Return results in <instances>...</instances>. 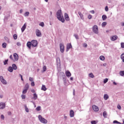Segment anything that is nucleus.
I'll return each instance as SVG.
<instances>
[{
	"instance_id": "obj_1",
	"label": "nucleus",
	"mask_w": 124,
	"mask_h": 124,
	"mask_svg": "<svg viewBox=\"0 0 124 124\" xmlns=\"http://www.w3.org/2000/svg\"><path fill=\"white\" fill-rule=\"evenodd\" d=\"M62 10H59L57 12L56 15L57 17V19L59 20V21H61L62 23H64V18H63V16H62Z\"/></svg>"
},
{
	"instance_id": "obj_2",
	"label": "nucleus",
	"mask_w": 124,
	"mask_h": 124,
	"mask_svg": "<svg viewBox=\"0 0 124 124\" xmlns=\"http://www.w3.org/2000/svg\"><path fill=\"white\" fill-rule=\"evenodd\" d=\"M38 119L40 121V122H41V123H42V124H47V123H48V121H47V120L45 119V118L42 117V116L39 115L38 116Z\"/></svg>"
},
{
	"instance_id": "obj_3",
	"label": "nucleus",
	"mask_w": 124,
	"mask_h": 124,
	"mask_svg": "<svg viewBox=\"0 0 124 124\" xmlns=\"http://www.w3.org/2000/svg\"><path fill=\"white\" fill-rule=\"evenodd\" d=\"M93 33H95V34H98V27L97 25H94L93 27Z\"/></svg>"
},
{
	"instance_id": "obj_4",
	"label": "nucleus",
	"mask_w": 124,
	"mask_h": 124,
	"mask_svg": "<svg viewBox=\"0 0 124 124\" xmlns=\"http://www.w3.org/2000/svg\"><path fill=\"white\" fill-rule=\"evenodd\" d=\"M0 81L3 85H7V81L4 79L3 77L0 76Z\"/></svg>"
},
{
	"instance_id": "obj_5",
	"label": "nucleus",
	"mask_w": 124,
	"mask_h": 124,
	"mask_svg": "<svg viewBox=\"0 0 124 124\" xmlns=\"http://www.w3.org/2000/svg\"><path fill=\"white\" fill-rule=\"evenodd\" d=\"M60 48L61 53L64 52V45L62 44H60Z\"/></svg>"
},
{
	"instance_id": "obj_6",
	"label": "nucleus",
	"mask_w": 124,
	"mask_h": 124,
	"mask_svg": "<svg viewBox=\"0 0 124 124\" xmlns=\"http://www.w3.org/2000/svg\"><path fill=\"white\" fill-rule=\"evenodd\" d=\"M32 47H36L37 46V41L32 40L31 42Z\"/></svg>"
},
{
	"instance_id": "obj_7",
	"label": "nucleus",
	"mask_w": 124,
	"mask_h": 124,
	"mask_svg": "<svg viewBox=\"0 0 124 124\" xmlns=\"http://www.w3.org/2000/svg\"><path fill=\"white\" fill-rule=\"evenodd\" d=\"M36 35L37 36H38V37H41V31H40L38 29L36 30Z\"/></svg>"
},
{
	"instance_id": "obj_8",
	"label": "nucleus",
	"mask_w": 124,
	"mask_h": 124,
	"mask_svg": "<svg viewBox=\"0 0 124 124\" xmlns=\"http://www.w3.org/2000/svg\"><path fill=\"white\" fill-rule=\"evenodd\" d=\"M71 48H72V46L71 45V44H68L66 46V52H68V51H69V49H71Z\"/></svg>"
},
{
	"instance_id": "obj_9",
	"label": "nucleus",
	"mask_w": 124,
	"mask_h": 124,
	"mask_svg": "<svg viewBox=\"0 0 124 124\" xmlns=\"http://www.w3.org/2000/svg\"><path fill=\"white\" fill-rule=\"evenodd\" d=\"M5 108V103L1 102L0 103V109H2Z\"/></svg>"
},
{
	"instance_id": "obj_10",
	"label": "nucleus",
	"mask_w": 124,
	"mask_h": 124,
	"mask_svg": "<svg viewBox=\"0 0 124 124\" xmlns=\"http://www.w3.org/2000/svg\"><path fill=\"white\" fill-rule=\"evenodd\" d=\"M93 111H94L95 112H98V111L99 110V109L98 108V107H97V106L95 105L93 106Z\"/></svg>"
},
{
	"instance_id": "obj_11",
	"label": "nucleus",
	"mask_w": 124,
	"mask_h": 124,
	"mask_svg": "<svg viewBox=\"0 0 124 124\" xmlns=\"http://www.w3.org/2000/svg\"><path fill=\"white\" fill-rule=\"evenodd\" d=\"M117 39H118V36L117 35L112 36L110 37V40H111V41H115V40H117Z\"/></svg>"
},
{
	"instance_id": "obj_12",
	"label": "nucleus",
	"mask_w": 124,
	"mask_h": 124,
	"mask_svg": "<svg viewBox=\"0 0 124 124\" xmlns=\"http://www.w3.org/2000/svg\"><path fill=\"white\" fill-rule=\"evenodd\" d=\"M14 61H17L18 60H19V56H18V54L17 53H15L14 54Z\"/></svg>"
},
{
	"instance_id": "obj_13",
	"label": "nucleus",
	"mask_w": 124,
	"mask_h": 124,
	"mask_svg": "<svg viewBox=\"0 0 124 124\" xmlns=\"http://www.w3.org/2000/svg\"><path fill=\"white\" fill-rule=\"evenodd\" d=\"M27 28V25H26V23L24 24V25L21 28V31L22 32H24L25 31V30H26V28Z\"/></svg>"
},
{
	"instance_id": "obj_14",
	"label": "nucleus",
	"mask_w": 124,
	"mask_h": 124,
	"mask_svg": "<svg viewBox=\"0 0 124 124\" xmlns=\"http://www.w3.org/2000/svg\"><path fill=\"white\" fill-rule=\"evenodd\" d=\"M70 116L71 118H73V117H74V111L73 110L70 111Z\"/></svg>"
},
{
	"instance_id": "obj_15",
	"label": "nucleus",
	"mask_w": 124,
	"mask_h": 124,
	"mask_svg": "<svg viewBox=\"0 0 124 124\" xmlns=\"http://www.w3.org/2000/svg\"><path fill=\"white\" fill-rule=\"evenodd\" d=\"M27 46L28 47L29 49H31V42H28L27 44Z\"/></svg>"
},
{
	"instance_id": "obj_16",
	"label": "nucleus",
	"mask_w": 124,
	"mask_h": 124,
	"mask_svg": "<svg viewBox=\"0 0 124 124\" xmlns=\"http://www.w3.org/2000/svg\"><path fill=\"white\" fill-rule=\"evenodd\" d=\"M65 19L66 21H69V16H68V15L66 13H65Z\"/></svg>"
},
{
	"instance_id": "obj_17",
	"label": "nucleus",
	"mask_w": 124,
	"mask_h": 124,
	"mask_svg": "<svg viewBox=\"0 0 124 124\" xmlns=\"http://www.w3.org/2000/svg\"><path fill=\"white\" fill-rule=\"evenodd\" d=\"M29 88H30V85H29V83H26L24 87V89L28 91Z\"/></svg>"
},
{
	"instance_id": "obj_18",
	"label": "nucleus",
	"mask_w": 124,
	"mask_h": 124,
	"mask_svg": "<svg viewBox=\"0 0 124 124\" xmlns=\"http://www.w3.org/2000/svg\"><path fill=\"white\" fill-rule=\"evenodd\" d=\"M66 76L67 77H70L71 76V73L69 71L66 72Z\"/></svg>"
},
{
	"instance_id": "obj_19",
	"label": "nucleus",
	"mask_w": 124,
	"mask_h": 124,
	"mask_svg": "<svg viewBox=\"0 0 124 124\" xmlns=\"http://www.w3.org/2000/svg\"><path fill=\"white\" fill-rule=\"evenodd\" d=\"M108 98H109V96L108 95V94H105L104 95V99H105V100H107V99H108Z\"/></svg>"
},
{
	"instance_id": "obj_20",
	"label": "nucleus",
	"mask_w": 124,
	"mask_h": 124,
	"mask_svg": "<svg viewBox=\"0 0 124 124\" xmlns=\"http://www.w3.org/2000/svg\"><path fill=\"white\" fill-rule=\"evenodd\" d=\"M62 78H63V81L64 82V85L65 86H66V79H65V76L64 75L63 76Z\"/></svg>"
},
{
	"instance_id": "obj_21",
	"label": "nucleus",
	"mask_w": 124,
	"mask_h": 124,
	"mask_svg": "<svg viewBox=\"0 0 124 124\" xmlns=\"http://www.w3.org/2000/svg\"><path fill=\"white\" fill-rule=\"evenodd\" d=\"M41 90L42 91H44V92H45L47 90V88H46V87L45 86V85H43L41 88Z\"/></svg>"
},
{
	"instance_id": "obj_22",
	"label": "nucleus",
	"mask_w": 124,
	"mask_h": 124,
	"mask_svg": "<svg viewBox=\"0 0 124 124\" xmlns=\"http://www.w3.org/2000/svg\"><path fill=\"white\" fill-rule=\"evenodd\" d=\"M8 70L9 71V72H13V68L11 66H9L8 68Z\"/></svg>"
},
{
	"instance_id": "obj_23",
	"label": "nucleus",
	"mask_w": 124,
	"mask_h": 124,
	"mask_svg": "<svg viewBox=\"0 0 124 124\" xmlns=\"http://www.w3.org/2000/svg\"><path fill=\"white\" fill-rule=\"evenodd\" d=\"M12 67L13 69H14V70H16L17 69V66L16 64H13Z\"/></svg>"
},
{
	"instance_id": "obj_24",
	"label": "nucleus",
	"mask_w": 124,
	"mask_h": 124,
	"mask_svg": "<svg viewBox=\"0 0 124 124\" xmlns=\"http://www.w3.org/2000/svg\"><path fill=\"white\" fill-rule=\"evenodd\" d=\"M24 107H25V110L26 111V112H27V113H29V108H28V107H27V105H24Z\"/></svg>"
},
{
	"instance_id": "obj_25",
	"label": "nucleus",
	"mask_w": 124,
	"mask_h": 124,
	"mask_svg": "<svg viewBox=\"0 0 124 124\" xmlns=\"http://www.w3.org/2000/svg\"><path fill=\"white\" fill-rule=\"evenodd\" d=\"M106 19H107V16H106V15H104L102 16V20L103 21H105V20H106Z\"/></svg>"
},
{
	"instance_id": "obj_26",
	"label": "nucleus",
	"mask_w": 124,
	"mask_h": 124,
	"mask_svg": "<svg viewBox=\"0 0 124 124\" xmlns=\"http://www.w3.org/2000/svg\"><path fill=\"white\" fill-rule=\"evenodd\" d=\"M89 76L90 77V78H94V76L92 73H91L89 74Z\"/></svg>"
},
{
	"instance_id": "obj_27",
	"label": "nucleus",
	"mask_w": 124,
	"mask_h": 124,
	"mask_svg": "<svg viewBox=\"0 0 124 124\" xmlns=\"http://www.w3.org/2000/svg\"><path fill=\"white\" fill-rule=\"evenodd\" d=\"M121 59L122 60L123 62H124V53H123L121 55Z\"/></svg>"
},
{
	"instance_id": "obj_28",
	"label": "nucleus",
	"mask_w": 124,
	"mask_h": 124,
	"mask_svg": "<svg viewBox=\"0 0 124 124\" xmlns=\"http://www.w3.org/2000/svg\"><path fill=\"white\" fill-rule=\"evenodd\" d=\"M33 99L35 100H36V99H37V94H36V93H34L33 94Z\"/></svg>"
},
{
	"instance_id": "obj_29",
	"label": "nucleus",
	"mask_w": 124,
	"mask_h": 124,
	"mask_svg": "<svg viewBox=\"0 0 124 124\" xmlns=\"http://www.w3.org/2000/svg\"><path fill=\"white\" fill-rule=\"evenodd\" d=\"M99 59L101 61H104V60H105V57L103 56H100Z\"/></svg>"
},
{
	"instance_id": "obj_30",
	"label": "nucleus",
	"mask_w": 124,
	"mask_h": 124,
	"mask_svg": "<svg viewBox=\"0 0 124 124\" xmlns=\"http://www.w3.org/2000/svg\"><path fill=\"white\" fill-rule=\"evenodd\" d=\"M103 117L104 118H107V112L106 111L103 112Z\"/></svg>"
},
{
	"instance_id": "obj_31",
	"label": "nucleus",
	"mask_w": 124,
	"mask_h": 124,
	"mask_svg": "<svg viewBox=\"0 0 124 124\" xmlns=\"http://www.w3.org/2000/svg\"><path fill=\"white\" fill-rule=\"evenodd\" d=\"M119 74L121 76H124V71H121L119 72Z\"/></svg>"
},
{
	"instance_id": "obj_32",
	"label": "nucleus",
	"mask_w": 124,
	"mask_h": 124,
	"mask_svg": "<svg viewBox=\"0 0 124 124\" xmlns=\"http://www.w3.org/2000/svg\"><path fill=\"white\" fill-rule=\"evenodd\" d=\"M29 15H30V12H26L24 14V16L25 17H28L29 16Z\"/></svg>"
},
{
	"instance_id": "obj_33",
	"label": "nucleus",
	"mask_w": 124,
	"mask_h": 124,
	"mask_svg": "<svg viewBox=\"0 0 124 124\" xmlns=\"http://www.w3.org/2000/svg\"><path fill=\"white\" fill-rule=\"evenodd\" d=\"M106 25H107V23L106 22H104L102 23V27L103 28H104V27H105V26H106Z\"/></svg>"
},
{
	"instance_id": "obj_34",
	"label": "nucleus",
	"mask_w": 124,
	"mask_h": 124,
	"mask_svg": "<svg viewBox=\"0 0 124 124\" xmlns=\"http://www.w3.org/2000/svg\"><path fill=\"white\" fill-rule=\"evenodd\" d=\"M13 37H14V39H15V40H16V39H17V38H18V36L17 35V34H15L13 35Z\"/></svg>"
},
{
	"instance_id": "obj_35",
	"label": "nucleus",
	"mask_w": 124,
	"mask_h": 124,
	"mask_svg": "<svg viewBox=\"0 0 124 124\" xmlns=\"http://www.w3.org/2000/svg\"><path fill=\"white\" fill-rule=\"evenodd\" d=\"M36 111H40L41 110V107L38 106L36 108Z\"/></svg>"
},
{
	"instance_id": "obj_36",
	"label": "nucleus",
	"mask_w": 124,
	"mask_h": 124,
	"mask_svg": "<svg viewBox=\"0 0 124 124\" xmlns=\"http://www.w3.org/2000/svg\"><path fill=\"white\" fill-rule=\"evenodd\" d=\"M7 62H8V59L5 60L3 62L4 65H6V64H7Z\"/></svg>"
},
{
	"instance_id": "obj_37",
	"label": "nucleus",
	"mask_w": 124,
	"mask_h": 124,
	"mask_svg": "<svg viewBox=\"0 0 124 124\" xmlns=\"http://www.w3.org/2000/svg\"><path fill=\"white\" fill-rule=\"evenodd\" d=\"M2 46L3 48H6V43H3L2 44Z\"/></svg>"
},
{
	"instance_id": "obj_38",
	"label": "nucleus",
	"mask_w": 124,
	"mask_h": 124,
	"mask_svg": "<svg viewBox=\"0 0 124 124\" xmlns=\"http://www.w3.org/2000/svg\"><path fill=\"white\" fill-rule=\"evenodd\" d=\"M28 92V90L26 89H23V91H22V93L23 94H25V93H27V92Z\"/></svg>"
},
{
	"instance_id": "obj_39",
	"label": "nucleus",
	"mask_w": 124,
	"mask_h": 124,
	"mask_svg": "<svg viewBox=\"0 0 124 124\" xmlns=\"http://www.w3.org/2000/svg\"><path fill=\"white\" fill-rule=\"evenodd\" d=\"M39 26H40L41 27H42V28H43V27H44V22H41L39 24Z\"/></svg>"
},
{
	"instance_id": "obj_40",
	"label": "nucleus",
	"mask_w": 124,
	"mask_h": 124,
	"mask_svg": "<svg viewBox=\"0 0 124 124\" xmlns=\"http://www.w3.org/2000/svg\"><path fill=\"white\" fill-rule=\"evenodd\" d=\"M46 70H47V67H46V66H44V67H43L44 72H45V71H46Z\"/></svg>"
},
{
	"instance_id": "obj_41",
	"label": "nucleus",
	"mask_w": 124,
	"mask_h": 124,
	"mask_svg": "<svg viewBox=\"0 0 124 124\" xmlns=\"http://www.w3.org/2000/svg\"><path fill=\"white\" fill-rule=\"evenodd\" d=\"M108 82V78H105L104 80V84H106V83H107Z\"/></svg>"
},
{
	"instance_id": "obj_42",
	"label": "nucleus",
	"mask_w": 124,
	"mask_h": 124,
	"mask_svg": "<svg viewBox=\"0 0 124 124\" xmlns=\"http://www.w3.org/2000/svg\"><path fill=\"white\" fill-rule=\"evenodd\" d=\"M74 36H75V38H76L77 39H79V37L78 36V34H75L74 35Z\"/></svg>"
},
{
	"instance_id": "obj_43",
	"label": "nucleus",
	"mask_w": 124,
	"mask_h": 124,
	"mask_svg": "<svg viewBox=\"0 0 124 124\" xmlns=\"http://www.w3.org/2000/svg\"><path fill=\"white\" fill-rule=\"evenodd\" d=\"M79 16L81 20H84V16H83V14H81V15H79Z\"/></svg>"
},
{
	"instance_id": "obj_44",
	"label": "nucleus",
	"mask_w": 124,
	"mask_h": 124,
	"mask_svg": "<svg viewBox=\"0 0 124 124\" xmlns=\"http://www.w3.org/2000/svg\"><path fill=\"white\" fill-rule=\"evenodd\" d=\"M114 124H121V123L118 122L117 120H114L113 122Z\"/></svg>"
},
{
	"instance_id": "obj_45",
	"label": "nucleus",
	"mask_w": 124,
	"mask_h": 124,
	"mask_svg": "<svg viewBox=\"0 0 124 124\" xmlns=\"http://www.w3.org/2000/svg\"><path fill=\"white\" fill-rule=\"evenodd\" d=\"M29 81H30L31 82H33V78L31 77H30L29 78Z\"/></svg>"
},
{
	"instance_id": "obj_46",
	"label": "nucleus",
	"mask_w": 124,
	"mask_h": 124,
	"mask_svg": "<svg viewBox=\"0 0 124 124\" xmlns=\"http://www.w3.org/2000/svg\"><path fill=\"white\" fill-rule=\"evenodd\" d=\"M21 97H22V99H25L26 98V95L22 94V95H21Z\"/></svg>"
},
{
	"instance_id": "obj_47",
	"label": "nucleus",
	"mask_w": 124,
	"mask_h": 124,
	"mask_svg": "<svg viewBox=\"0 0 124 124\" xmlns=\"http://www.w3.org/2000/svg\"><path fill=\"white\" fill-rule=\"evenodd\" d=\"M83 47H84L85 48H87V47L88 46V45H87V44L84 43L83 45Z\"/></svg>"
},
{
	"instance_id": "obj_48",
	"label": "nucleus",
	"mask_w": 124,
	"mask_h": 124,
	"mask_svg": "<svg viewBox=\"0 0 124 124\" xmlns=\"http://www.w3.org/2000/svg\"><path fill=\"white\" fill-rule=\"evenodd\" d=\"M117 108H118V109H119V110H121V109H122V107H121V106L119 105H118L117 106Z\"/></svg>"
},
{
	"instance_id": "obj_49",
	"label": "nucleus",
	"mask_w": 124,
	"mask_h": 124,
	"mask_svg": "<svg viewBox=\"0 0 124 124\" xmlns=\"http://www.w3.org/2000/svg\"><path fill=\"white\" fill-rule=\"evenodd\" d=\"M121 48H124V43H121Z\"/></svg>"
},
{
	"instance_id": "obj_50",
	"label": "nucleus",
	"mask_w": 124,
	"mask_h": 124,
	"mask_svg": "<svg viewBox=\"0 0 124 124\" xmlns=\"http://www.w3.org/2000/svg\"><path fill=\"white\" fill-rule=\"evenodd\" d=\"M91 124H96V122H95V121H91Z\"/></svg>"
},
{
	"instance_id": "obj_51",
	"label": "nucleus",
	"mask_w": 124,
	"mask_h": 124,
	"mask_svg": "<svg viewBox=\"0 0 124 124\" xmlns=\"http://www.w3.org/2000/svg\"><path fill=\"white\" fill-rule=\"evenodd\" d=\"M34 81H32L31 83V86H32V87H34Z\"/></svg>"
},
{
	"instance_id": "obj_52",
	"label": "nucleus",
	"mask_w": 124,
	"mask_h": 124,
	"mask_svg": "<svg viewBox=\"0 0 124 124\" xmlns=\"http://www.w3.org/2000/svg\"><path fill=\"white\" fill-rule=\"evenodd\" d=\"M16 45L17 46H21V43L20 42H17Z\"/></svg>"
},
{
	"instance_id": "obj_53",
	"label": "nucleus",
	"mask_w": 124,
	"mask_h": 124,
	"mask_svg": "<svg viewBox=\"0 0 124 124\" xmlns=\"http://www.w3.org/2000/svg\"><path fill=\"white\" fill-rule=\"evenodd\" d=\"M92 17H93V16H92V15H89L88 16V19H92Z\"/></svg>"
},
{
	"instance_id": "obj_54",
	"label": "nucleus",
	"mask_w": 124,
	"mask_h": 124,
	"mask_svg": "<svg viewBox=\"0 0 124 124\" xmlns=\"http://www.w3.org/2000/svg\"><path fill=\"white\" fill-rule=\"evenodd\" d=\"M1 120H4V116L3 115H1Z\"/></svg>"
},
{
	"instance_id": "obj_55",
	"label": "nucleus",
	"mask_w": 124,
	"mask_h": 124,
	"mask_svg": "<svg viewBox=\"0 0 124 124\" xmlns=\"http://www.w3.org/2000/svg\"><path fill=\"white\" fill-rule=\"evenodd\" d=\"M19 76L21 77V80L24 81V79H23V76H22L21 74H19Z\"/></svg>"
},
{
	"instance_id": "obj_56",
	"label": "nucleus",
	"mask_w": 124,
	"mask_h": 124,
	"mask_svg": "<svg viewBox=\"0 0 124 124\" xmlns=\"http://www.w3.org/2000/svg\"><path fill=\"white\" fill-rule=\"evenodd\" d=\"M105 11H107V12H108V6H106V7H105Z\"/></svg>"
},
{
	"instance_id": "obj_57",
	"label": "nucleus",
	"mask_w": 124,
	"mask_h": 124,
	"mask_svg": "<svg viewBox=\"0 0 124 124\" xmlns=\"http://www.w3.org/2000/svg\"><path fill=\"white\" fill-rule=\"evenodd\" d=\"M90 12L92 14H94V11L93 10L91 11Z\"/></svg>"
},
{
	"instance_id": "obj_58",
	"label": "nucleus",
	"mask_w": 124,
	"mask_h": 124,
	"mask_svg": "<svg viewBox=\"0 0 124 124\" xmlns=\"http://www.w3.org/2000/svg\"><path fill=\"white\" fill-rule=\"evenodd\" d=\"M52 12H50V16H49V17L51 18V17H52Z\"/></svg>"
},
{
	"instance_id": "obj_59",
	"label": "nucleus",
	"mask_w": 124,
	"mask_h": 124,
	"mask_svg": "<svg viewBox=\"0 0 124 124\" xmlns=\"http://www.w3.org/2000/svg\"><path fill=\"white\" fill-rule=\"evenodd\" d=\"M10 59H11V60H12L13 61V57H12V55H10Z\"/></svg>"
},
{
	"instance_id": "obj_60",
	"label": "nucleus",
	"mask_w": 124,
	"mask_h": 124,
	"mask_svg": "<svg viewBox=\"0 0 124 124\" xmlns=\"http://www.w3.org/2000/svg\"><path fill=\"white\" fill-rule=\"evenodd\" d=\"M113 85H117V84L115 81H113Z\"/></svg>"
},
{
	"instance_id": "obj_61",
	"label": "nucleus",
	"mask_w": 124,
	"mask_h": 124,
	"mask_svg": "<svg viewBox=\"0 0 124 124\" xmlns=\"http://www.w3.org/2000/svg\"><path fill=\"white\" fill-rule=\"evenodd\" d=\"M103 66H106L107 65V64L106 63H105L103 64Z\"/></svg>"
},
{
	"instance_id": "obj_62",
	"label": "nucleus",
	"mask_w": 124,
	"mask_h": 124,
	"mask_svg": "<svg viewBox=\"0 0 124 124\" xmlns=\"http://www.w3.org/2000/svg\"><path fill=\"white\" fill-rule=\"evenodd\" d=\"M20 13H23V10L21 9L19 11Z\"/></svg>"
},
{
	"instance_id": "obj_63",
	"label": "nucleus",
	"mask_w": 124,
	"mask_h": 124,
	"mask_svg": "<svg viewBox=\"0 0 124 124\" xmlns=\"http://www.w3.org/2000/svg\"><path fill=\"white\" fill-rule=\"evenodd\" d=\"M121 26H122V27L124 26V22H123L121 24Z\"/></svg>"
},
{
	"instance_id": "obj_64",
	"label": "nucleus",
	"mask_w": 124,
	"mask_h": 124,
	"mask_svg": "<svg viewBox=\"0 0 124 124\" xmlns=\"http://www.w3.org/2000/svg\"><path fill=\"white\" fill-rule=\"evenodd\" d=\"M31 93H35V91H34V90H32Z\"/></svg>"
}]
</instances>
